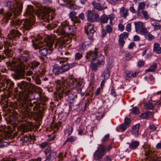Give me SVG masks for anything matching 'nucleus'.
I'll return each instance as SVG.
<instances>
[{"mask_svg":"<svg viewBox=\"0 0 161 161\" xmlns=\"http://www.w3.org/2000/svg\"><path fill=\"white\" fill-rule=\"evenodd\" d=\"M77 15L76 12L74 11L70 12L69 14L73 26L70 25L69 22L66 20L62 22L61 26L56 30V32L58 35L62 36L59 37L54 44L55 47L58 48L59 51L62 50L63 47H67V45L71 42V39L67 36L71 35L74 36L76 33V27L74 26L78 25L81 23V20H83L85 19V15L83 13L80 14L78 16Z\"/></svg>","mask_w":161,"mask_h":161,"instance_id":"nucleus-1","label":"nucleus"},{"mask_svg":"<svg viewBox=\"0 0 161 161\" xmlns=\"http://www.w3.org/2000/svg\"><path fill=\"white\" fill-rule=\"evenodd\" d=\"M17 87L21 91L23 92L22 97L17 98V101L19 102L24 107L26 106V104L28 103L29 94H32V90L35 88V86L33 84L27 82L26 81H21L18 83Z\"/></svg>","mask_w":161,"mask_h":161,"instance_id":"nucleus-2","label":"nucleus"},{"mask_svg":"<svg viewBox=\"0 0 161 161\" xmlns=\"http://www.w3.org/2000/svg\"><path fill=\"white\" fill-rule=\"evenodd\" d=\"M76 80L75 79L71 77L69 78L66 80L61 81L60 80H57L55 81V83L57 84V87L58 90H59L62 89L58 95V97L60 100H61L64 96L65 97L68 95L70 92L67 87L65 86V83L66 82L71 87L73 88L77 85Z\"/></svg>","mask_w":161,"mask_h":161,"instance_id":"nucleus-3","label":"nucleus"},{"mask_svg":"<svg viewBox=\"0 0 161 161\" xmlns=\"http://www.w3.org/2000/svg\"><path fill=\"white\" fill-rule=\"evenodd\" d=\"M14 1L17 5L16 7L15 6L14 2L11 1H7L6 5L11 10V11L13 13L14 16L16 17L22 12L23 1L24 0H14Z\"/></svg>","mask_w":161,"mask_h":161,"instance_id":"nucleus-4","label":"nucleus"},{"mask_svg":"<svg viewBox=\"0 0 161 161\" xmlns=\"http://www.w3.org/2000/svg\"><path fill=\"white\" fill-rule=\"evenodd\" d=\"M30 54L29 51L25 50L22 55L18 56V60L19 62V65L23 70L25 69H28L25 65L30 59Z\"/></svg>","mask_w":161,"mask_h":161,"instance_id":"nucleus-5","label":"nucleus"},{"mask_svg":"<svg viewBox=\"0 0 161 161\" xmlns=\"http://www.w3.org/2000/svg\"><path fill=\"white\" fill-rule=\"evenodd\" d=\"M53 44V40L48 38L44 39L43 42H39L38 44L33 43L32 45L35 49L36 50L38 49L40 50L43 47L42 45L44 46H46L49 47H51Z\"/></svg>","mask_w":161,"mask_h":161,"instance_id":"nucleus-6","label":"nucleus"},{"mask_svg":"<svg viewBox=\"0 0 161 161\" xmlns=\"http://www.w3.org/2000/svg\"><path fill=\"white\" fill-rule=\"evenodd\" d=\"M8 69L12 70L14 71L15 73L14 78L15 79H19L23 77V70L19 66V64L15 66L11 65L9 66Z\"/></svg>","mask_w":161,"mask_h":161,"instance_id":"nucleus-7","label":"nucleus"},{"mask_svg":"<svg viewBox=\"0 0 161 161\" xmlns=\"http://www.w3.org/2000/svg\"><path fill=\"white\" fill-rule=\"evenodd\" d=\"M46 155H47L44 161H52L57 157V153L55 151H52L50 147H48L43 151Z\"/></svg>","mask_w":161,"mask_h":161,"instance_id":"nucleus-8","label":"nucleus"},{"mask_svg":"<svg viewBox=\"0 0 161 161\" xmlns=\"http://www.w3.org/2000/svg\"><path fill=\"white\" fill-rule=\"evenodd\" d=\"M86 15L89 22L93 23L99 20L98 14L94 10H88Z\"/></svg>","mask_w":161,"mask_h":161,"instance_id":"nucleus-9","label":"nucleus"},{"mask_svg":"<svg viewBox=\"0 0 161 161\" xmlns=\"http://www.w3.org/2000/svg\"><path fill=\"white\" fill-rule=\"evenodd\" d=\"M144 152L145 155L147 156L146 160L147 161H161V157H157L151 152L150 148H146L145 146Z\"/></svg>","mask_w":161,"mask_h":161,"instance_id":"nucleus-10","label":"nucleus"},{"mask_svg":"<svg viewBox=\"0 0 161 161\" xmlns=\"http://www.w3.org/2000/svg\"><path fill=\"white\" fill-rule=\"evenodd\" d=\"M85 31L86 33V34L88 38L91 40L93 39V35L95 32L94 30V25L93 24H90L85 26Z\"/></svg>","mask_w":161,"mask_h":161,"instance_id":"nucleus-11","label":"nucleus"},{"mask_svg":"<svg viewBox=\"0 0 161 161\" xmlns=\"http://www.w3.org/2000/svg\"><path fill=\"white\" fill-rule=\"evenodd\" d=\"M50 9L49 8H45L43 10L42 13L41 14V18L45 21H48L49 20H52L53 19V17L50 16Z\"/></svg>","mask_w":161,"mask_h":161,"instance_id":"nucleus-12","label":"nucleus"},{"mask_svg":"<svg viewBox=\"0 0 161 161\" xmlns=\"http://www.w3.org/2000/svg\"><path fill=\"white\" fill-rule=\"evenodd\" d=\"M104 148L101 146L99 148L95 151L94 154V158L96 160H100L106 154Z\"/></svg>","mask_w":161,"mask_h":161,"instance_id":"nucleus-13","label":"nucleus"},{"mask_svg":"<svg viewBox=\"0 0 161 161\" xmlns=\"http://www.w3.org/2000/svg\"><path fill=\"white\" fill-rule=\"evenodd\" d=\"M34 19H23V21L22 29L25 30H28L31 29L34 24Z\"/></svg>","mask_w":161,"mask_h":161,"instance_id":"nucleus-14","label":"nucleus"},{"mask_svg":"<svg viewBox=\"0 0 161 161\" xmlns=\"http://www.w3.org/2000/svg\"><path fill=\"white\" fill-rule=\"evenodd\" d=\"M33 7L32 6L28 5L26 9L25 15L28 16L31 19H34L35 16L34 15Z\"/></svg>","mask_w":161,"mask_h":161,"instance_id":"nucleus-15","label":"nucleus"},{"mask_svg":"<svg viewBox=\"0 0 161 161\" xmlns=\"http://www.w3.org/2000/svg\"><path fill=\"white\" fill-rule=\"evenodd\" d=\"M21 34L17 30L13 29L11 30L9 33V36L10 38L15 40H17L20 36Z\"/></svg>","mask_w":161,"mask_h":161,"instance_id":"nucleus-16","label":"nucleus"},{"mask_svg":"<svg viewBox=\"0 0 161 161\" xmlns=\"http://www.w3.org/2000/svg\"><path fill=\"white\" fill-rule=\"evenodd\" d=\"M27 68H30L31 70H34L40 65V63L39 62L36 60H34L33 61L29 62L27 63Z\"/></svg>","mask_w":161,"mask_h":161,"instance_id":"nucleus-17","label":"nucleus"},{"mask_svg":"<svg viewBox=\"0 0 161 161\" xmlns=\"http://www.w3.org/2000/svg\"><path fill=\"white\" fill-rule=\"evenodd\" d=\"M39 52L40 54L42 56L46 57L47 55H50L52 51L49 48H44L43 47L40 49Z\"/></svg>","mask_w":161,"mask_h":161,"instance_id":"nucleus-18","label":"nucleus"},{"mask_svg":"<svg viewBox=\"0 0 161 161\" xmlns=\"http://www.w3.org/2000/svg\"><path fill=\"white\" fill-rule=\"evenodd\" d=\"M97 56V52L94 51V52H89L87 53L86 56V59L91 58L92 61L96 60V57Z\"/></svg>","mask_w":161,"mask_h":161,"instance_id":"nucleus-19","label":"nucleus"},{"mask_svg":"<svg viewBox=\"0 0 161 161\" xmlns=\"http://www.w3.org/2000/svg\"><path fill=\"white\" fill-rule=\"evenodd\" d=\"M23 20L15 19L12 21V24L16 29L21 30L22 29V27L20 26V25L23 23Z\"/></svg>","mask_w":161,"mask_h":161,"instance_id":"nucleus-20","label":"nucleus"},{"mask_svg":"<svg viewBox=\"0 0 161 161\" xmlns=\"http://www.w3.org/2000/svg\"><path fill=\"white\" fill-rule=\"evenodd\" d=\"M34 137H32L31 134H28L24 136L22 138V140L26 143H31L32 140H34Z\"/></svg>","mask_w":161,"mask_h":161,"instance_id":"nucleus-21","label":"nucleus"},{"mask_svg":"<svg viewBox=\"0 0 161 161\" xmlns=\"http://www.w3.org/2000/svg\"><path fill=\"white\" fill-rule=\"evenodd\" d=\"M96 61L97 63V64L100 65H103L104 63V56L101 55L99 54L96 57Z\"/></svg>","mask_w":161,"mask_h":161,"instance_id":"nucleus-22","label":"nucleus"},{"mask_svg":"<svg viewBox=\"0 0 161 161\" xmlns=\"http://www.w3.org/2000/svg\"><path fill=\"white\" fill-rule=\"evenodd\" d=\"M156 104L153 103L152 101H150L144 104V107L147 109L153 110Z\"/></svg>","mask_w":161,"mask_h":161,"instance_id":"nucleus-23","label":"nucleus"},{"mask_svg":"<svg viewBox=\"0 0 161 161\" xmlns=\"http://www.w3.org/2000/svg\"><path fill=\"white\" fill-rule=\"evenodd\" d=\"M140 125L139 124H136L132 127V134L133 136L137 137L139 134V130Z\"/></svg>","mask_w":161,"mask_h":161,"instance_id":"nucleus-24","label":"nucleus"},{"mask_svg":"<svg viewBox=\"0 0 161 161\" xmlns=\"http://www.w3.org/2000/svg\"><path fill=\"white\" fill-rule=\"evenodd\" d=\"M5 84L8 90H13V87L14 85V83L10 79H7L5 80Z\"/></svg>","mask_w":161,"mask_h":161,"instance_id":"nucleus-25","label":"nucleus"},{"mask_svg":"<svg viewBox=\"0 0 161 161\" xmlns=\"http://www.w3.org/2000/svg\"><path fill=\"white\" fill-rule=\"evenodd\" d=\"M128 9H125V7H123L120 9V14L122 17L124 19H126V17L128 15Z\"/></svg>","mask_w":161,"mask_h":161,"instance_id":"nucleus-26","label":"nucleus"},{"mask_svg":"<svg viewBox=\"0 0 161 161\" xmlns=\"http://www.w3.org/2000/svg\"><path fill=\"white\" fill-rule=\"evenodd\" d=\"M153 51L157 53H161V47L160 45L158 43H154L153 47Z\"/></svg>","mask_w":161,"mask_h":161,"instance_id":"nucleus-27","label":"nucleus"},{"mask_svg":"<svg viewBox=\"0 0 161 161\" xmlns=\"http://www.w3.org/2000/svg\"><path fill=\"white\" fill-rule=\"evenodd\" d=\"M53 71L55 75H58L62 74L60 66H58V65H55L53 69Z\"/></svg>","mask_w":161,"mask_h":161,"instance_id":"nucleus-28","label":"nucleus"},{"mask_svg":"<svg viewBox=\"0 0 161 161\" xmlns=\"http://www.w3.org/2000/svg\"><path fill=\"white\" fill-rule=\"evenodd\" d=\"M134 25L135 26L136 31L137 32H138L139 30L144 26L143 23L140 21L135 22Z\"/></svg>","mask_w":161,"mask_h":161,"instance_id":"nucleus-29","label":"nucleus"},{"mask_svg":"<svg viewBox=\"0 0 161 161\" xmlns=\"http://www.w3.org/2000/svg\"><path fill=\"white\" fill-rule=\"evenodd\" d=\"M139 145V142L136 141H132L131 142L129 145V148L131 149H134L136 148Z\"/></svg>","mask_w":161,"mask_h":161,"instance_id":"nucleus-30","label":"nucleus"},{"mask_svg":"<svg viewBox=\"0 0 161 161\" xmlns=\"http://www.w3.org/2000/svg\"><path fill=\"white\" fill-rule=\"evenodd\" d=\"M96 60L92 61V63L90 64L91 69L95 71H96L97 69V67L100 65L97 64V63L96 61Z\"/></svg>","mask_w":161,"mask_h":161,"instance_id":"nucleus-31","label":"nucleus"},{"mask_svg":"<svg viewBox=\"0 0 161 161\" xmlns=\"http://www.w3.org/2000/svg\"><path fill=\"white\" fill-rule=\"evenodd\" d=\"M152 116V113L150 111H145L142 113L140 117L142 119H147Z\"/></svg>","mask_w":161,"mask_h":161,"instance_id":"nucleus-32","label":"nucleus"},{"mask_svg":"<svg viewBox=\"0 0 161 161\" xmlns=\"http://www.w3.org/2000/svg\"><path fill=\"white\" fill-rule=\"evenodd\" d=\"M92 4L95 8L99 11H102L103 9V8L99 3L94 2L92 3Z\"/></svg>","mask_w":161,"mask_h":161,"instance_id":"nucleus-33","label":"nucleus"},{"mask_svg":"<svg viewBox=\"0 0 161 161\" xmlns=\"http://www.w3.org/2000/svg\"><path fill=\"white\" fill-rule=\"evenodd\" d=\"M7 115L8 114V117H10V120L11 118L13 119V118H16L18 117V113L16 111H7Z\"/></svg>","mask_w":161,"mask_h":161,"instance_id":"nucleus-34","label":"nucleus"},{"mask_svg":"<svg viewBox=\"0 0 161 161\" xmlns=\"http://www.w3.org/2000/svg\"><path fill=\"white\" fill-rule=\"evenodd\" d=\"M99 20L98 21V22H100L101 23H106L108 19V18L106 15H103L100 18L99 17Z\"/></svg>","mask_w":161,"mask_h":161,"instance_id":"nucleus-35","label":"nucleus"},{"mask_svg":"<svg viewBox=\"0 0 161 161\" xmlns=\"http://www.w3.org/2000/svg\"><path fill=\"white\" fill-rule=\"evenodd\" d=\"M148 31L147 30V28L144 26L139 31L138 33H139L140 34L145 36Z\"/></svg>","mask_w":161,"mask_h":161,"instance_id":"nucleus-36","label":"nucleus"},{"mask_svg":"<svg viewBox=\"0 0 161 161\" xmlns=\"http://www.w3.org/2000/svg\"><path fill=\"white\" fill-rule=\"evenodd\" d=\"M60 67L62 73L67 71L69 69V67L68 64H63Z\"/></svg>","mask_w":161,"mask_h":161,"instance_id":"nucleus-37","label":"nucleus"},{"mask_svg":"<svg viewBox=\"0 0 161 161\" xmlns=\"http://www.w3.org/2000/svg\"><path fill=\"white\" fill-rule=\"evenodd\" d=\"M4 16V18L5 19V21L8 22V20L10 19L12 16V14L9 12H7L5 14Z\"/></svg>","mask_w":161,"mask_h":161,"instance_id":"nucleus-38","label":"nucleus"},{"mask_svg":"<svg viewBox=\"0 0 161 161\" xmlns=\"http://www.w3.org/2000/svg\"><path fill=\"white\" fill-rule=\"evenodd\" d=\"M144 36L147 39L150 41H151L154 39V36L148 32Z\"/></svg>","mask_w":161,"mask_h":161,"instance_id":"nucleus-39","label":"nucleus"},{"mask_svg":"<svg viewBox=\"0 0 161 161\" xmlns=\"http://www.w3.org/2000/svg\"><path fill=\"white\" fill-rule=\"evenodd\" d=\"M95 115L97 119L99 120L103 116V113L99 111H96L95 112Z\"/></svg>","mask_w":161,"mask_h":161,"instance_id":"nucleus-40","label":"nucleus"},{"mask_svg":"<svg viewBox=\"0 0 161 161\" xmlns=\"http://www.w3.org/2000/svg\"><path fill=\"white\" fill-rule=\"evenodd\" d=\"M113 143L111 142L110 145H108V147H105L104 145H101L102 147L104 148V150L105 151V153H106L107 152L109 151L112 147Z\"/></svg>","mask_w":161,"mask_h":161,"instance_id":"nucleus-41","label":"nucleus"},{"mask_svg":"<svg viewBox=\"0 0 161 161\" xmlns=\"http://www.w3.org/2000/svg\"><path fill=\"white\" fill-rule=\"evenodd\" d=\"M157 66L156 64H153L149 69H146V71L147 72H153L156 69Z\"/></svg>","mask_w":161,"mask_h":161,"instance_id":"nucleus-42","label":"nucleus"},{"mask_svg":"<svg viewBox=\"0 0 161 161\" xmlns=\"http://www.w3.org/2000/svg\"><path fill=\"white\" fill-rule=\"evenodd\" d=\"M110 76L109 70L108 68H107L105 70L104 72V79L107 80L108 79Z\"/></svg>","mask_w":161,"mask_h":161,"instance_id":"nucleus-43","label":"nucleus"},{"mask_svg":"<svg viewBox=\"0 0 161 161\" xmlns=\"http://www.w3.org/2000/svg\"><path fill=\"white\" fill-rule=\"evenodd\" d=\"M57 26L56 23H53L51 24H48L46 26V28L49 30H51L56 27Z\"/></svg>","mask_w":161,"mask_h":161,"instance_id":"nucleus-44","label":"nucleus"},{"mask_svg":"<svg viewBox=\"0 0 161 161\" xmlns=\"http://www.w3.org/2000/svg\"><path fill=\"white\" fill-rule=\"evenodd\" d=\"M21 130L23 133H25L28 132L29 130V127L25 125H21Z\"/></svg>","mask_w":161,"mask_h":161,"instance_id":"nucleus-45","label":"nucleus"},{"mask_svg":"<svg viewBox=\"0 0 161 161\" xmlns=\"http://www.w3.org/2000/svg\"><path fill=\"white\" fill-rule=\"evenodd\" d=\"M4 48L5 49L4 50V51L5 54L8 57H11L12 56V54L11 53L10 49L9 48H6L5 47Z\"/></svg>","mask_w":161,"mask_h":161,"instance_id":"nucleus-46","label":"nucleus"},{"mask_svg":"<svg viewBox=\"0 0 161 161\" xmlns=\"http://www.w3.org/2000/svg\"><path fill=\"white\" fill-rule=\"evenodd\" d=\"M129 33L126 32H124L122 34H120L119 37L123 39H126L128 38Z\"/></svg>","mask_w":161,"mask_h":161,"instance_id":"nucleus-47","label":"nucleus"},{"mask_svg":"<svg viewBox=\"0 0 161 161\" xmlns=\"http://www.w3.org/2000/svg\"><path fill=\"white\" fill-rule=\"evenodd\" d=\"M145 3L144 2L139 3V7L138 8V12H140V10H143L145 8Z\"/></svg>","mask_w":161,"mask_h":161,"instance_id":"nucleus-48","label":"nucleus"},{"mask_svg":"<svg viewBox=\"0 0 161 161\" xmlns=\"http://www.w3.org/2000/svg\"><path fill=\"white\" fill-rule=\"evenodd\" d=\"M142 13L145 19L147 20L149 19V16L147 11L142 10Z\"/></svg>","mask_w":161,"mask_h":161,"instance_id":"nucleus-49","label":"nucleus"},{"mask_svg":"<svg viewBox=\"0 0 161 161\" xmlns=\"http://www.w3.org/2000/svg\"><path fill=\"white\" fill-rule=\"evenodd\" d=\"M125 43V41L124 40V39L119 37V44L120 47H123Z\"/></svg>","mask_w":161,"mask_h":161,"instance_id":"nucleus-50","label":"nucleus"},{"mask_svg":"<svg viewBox=\"0 0 161 161\" xmlns=\"http://www.w3.org/2000/svg\"><path fill=\"white\" fill-rule=\"evenodd\" d=\"M119 127L120 129L122 130V131H124L126 129L128 126L123 123L121 124Z\"/></svg>","mask_w":161,"mask_h":161,"instance_id":"nucleus-51","label":"nucleus"},{"mask_svg":"<svg viewBox=\"0 0 161 161\" xmlns=\"http://www.w3.org/2000/svg\"><path fill=\"white\" fill-rule=\"evenodd\" d=\"M86 130L84 128H80L79 129L78 131V134L82 135L83 134L85 135L86 134Z\"/></svg>","mask_w":161,"mask_h":161,"instance_id":"nucleus-52","label":"nucleus"},{"mask_svg":"<svg viewBox=\"0 0 161 161\" xmlns=\"http://www.w3.org/2000/svg\"><path fill=\"white\" fill-rule=\"evenodd\" d=\"M43 39L42 36H41L40 35H37V37L34 38L32 40V42H36L38 40H40Z\"/></svg>","mask_w":161,"mask_h":161,"instance_id":"nucleus-53","label":"nucleus"},{"mask_svg":"<svg viewBox=\"0 0 161 161\" xmlns=\"http://www.w3.org/2000/svg\"><path fill=\"white\" fill-rule=\"evenodd\" d=\"M76 139V138L75 136H71L69 138H67L65 141V142H73L75 141Z\"/></svg>","mask_w":161,"mask_h":161,"instance_id":"nucleus-54","label":"nucleus"},{"mask_svg":"<svg viewBox=\"0 0 161 161\" xmlns=\"http://www.w3.org/2000/svg\"><path fill=\"white\" fill-rule=\"evenodd\" d=\"M75 59L76 60H79L82 57V53H77L75 54Z\"/></svg>","mask_w":161,"mask_h":161,"instance_id":"nucleus-55","label":"nucleus"},{"mask_svg":"<svg viewBox=\"0 0 161 161\" xmlns=\"http://www.w3.org/2000/svg\"><path fill=\"white\" fill-rule=\"evenodd\" d=\"M48 145V143L47 142H44L39 144V146L42 148H44Z\"/></svg>","mask_w":161,"mask_h":161,"instance_id":"nucleus-56","label":"nucleus"},{"mask_svg":"<svg viewBox=\"0 0 161 161\" xmlns=\"http://www.w3.org/2000/svg\"><path fill=\"white\" fill-rule=\"evenodd\" d=\"M4 137L5 139L9 138L11 137V134L10 132L8 131L5 133L4 134Z\"/></svg>","mask_w":161,"mask_h":161,"instance_id":"nucleus-57","label":"nucleus"},{"mask_svg":"<svg viewBox=\"0 0 161 161\" xmlns=\"http://www.w3.org/2000/svg\"><path fill=\"white\" fill-rule=\"evenodd\" d=\"M131 120L130 119L125 118V119L124 124H125L128 126H129Z\"/></svg>","mask_w":161,"mask_h":161,"instance_id":"nucleus-58","label":"nucleus"},{"mask_svg":"<svg viewBox=\"0 0 161 161\" xmlns=\"http://www.w3.org/2000/svg\"><path fill=\"white\" fill-rule=\"evenodd\" d=\"M106 29L105 30L108 33H110L112 31V28L111 27V26L110 25H108L106 27Z\"/></svg>","mask_w":161,"mask_h":161,"instance_id":"nucleus-59","label":"nucleus"},{"mask_svg":"<svg viewBox=\"0 0 161 161\" xmlns=\"http://www.w3.org/2000/svg\"><path fill=\"white\" fill-rule=\"evenodd\" d=\"M8 145V142H0V147L3 148L4 147H7Z\"/></svg>","mask_w":161,"mask_h":161,"instance_id":"nucleus-60","label":"nucleus"},{"mask_svg":"<svg viewBox=\"0 0 161 161\" xmlns=\"http://www.w3.org/2000/svg\"><path fill=\"white\" fill-rule=\"evenodd\" d=\"M125 57V59L127 61L130 60L131 59H132V57L131 56V55L129 53H126Z\"/></svg>","mask_w":161,"mask_h":161,"instance_id":"nucleus-61","label":"nucleus"},{"mask_svg":"<svg viewBox=\"0 0 161 161\" xmlns=\"http://www.w3.org/2000/svg\"><path fill=\"white\" fill-rule=\"evenodd\" d=\"M42 111H37L36 113L35 117L37 118H40L42 116Z\"/></svg>","mask_w":161,"mask_h":161,"instance_id":"nucleus-62","label":"nucleus"},{"mask_svg":"<svg viewBox=\"0 0 161 161\" xmlns=\"http://www.w3.org/2000/svg\"><path fill=\"white\" fill-rule=\"evenodd\" d=\"M107 32L105 30H104V29H102V37L103 38L106 36L107 34Z\"/></svg>","mask_w":161,"mask_h":161,"instance_id":"nucleus-63","label":"nucleus"},{"mask_svg":"<svg viewBox=\"0 0 161 161\" xmlns=\"http://www.w3.org/2000/svg\"><path fill=\"white\" fill-rule=\"evenodd\" d=\"M126 74V76L125 77V78L126 80H128V78L129 77H132V72L128 71V72H127Z\"/></svg>","mask_w":161,"mask_h":161,"instance_id":"nucleus-64","label":"nucleus"}]
</instances>
